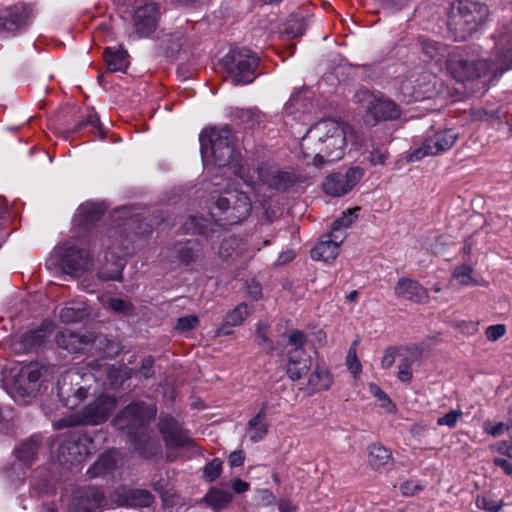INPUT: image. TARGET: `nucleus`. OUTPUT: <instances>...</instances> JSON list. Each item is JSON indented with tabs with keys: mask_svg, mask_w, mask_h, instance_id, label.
I'll list each match as a JSON object with an SVG mask.
<instances>
[{
	"mask_svg": "<svg viewBox=\"0 0 512 512\" xmlns=\"http://www.w3.org/2000/svg\"><path fill=\"white\" fill-rule=\"evenodd\" d=\"M494 46L491 51L492 63L481 58L476 50L459 51L449 54L446 69L453 79L467 82L489 74L495 66V74L502 75L512 69V19L504 21L492 35Z\"/></svg>",
	"mask_w": 512,
	"mask_h": 512,
	"instance_id": "obj_1",
	"label": "nucleus"
},
{
	"mask_svg": "<svg viewBox=\"0 0 512 512\" xmlns=\"http://www.w3.org/2000/svg\"><path fill=\"white\" fill-rule=\"evenodd\" d=\"M346 133L336 120L325 119L314 124L304 135L300 148L305 159L315 167L332 164L344 156Z\"/></svg>",
	"mask_w": 512,
	"mask_h": 512,
	"instance_id": "obj_2",
	"label": "nucleus"
},
{
	"mask_svg": "<svg viewBox=\"0 0 512 512\" xmlns=\"http://www.w3.org/2000/svg\"><path fill=\"white\" fill-rule=\"evenodd\" d=\"M164 220L159 211L146 215L144 209L134 206L117 208L113 215V225L108 231V247L125 255L129 251V236L149 237L155 226Z\"/></svg>",
	"mask_w": 512,
	"mask_h": 512,
	"instance_id": "obj_3",
	"label": "nucleus"
},
{
	"mask_svg": "<svg viewBox=\"0 0 512 512\" xmlns=\"http://www.w3.org/2000/svg\"><path fill=\"white\" fill-rule=\"evenodd\" d=\"M210 201V216L220 226L240 223L250 215L252 209L248 193L237 188L213 190Z\"/></svg>",
	"mask_w": 512,
	"mask_h": 512,
	"instance_id": "obj_4",
	"label": "nucleus"
},
{
	"mask_svg": "<svg viewBox=\"0 0 512 512\" xmlns=\"http://www.w3.org/2000/svg\"><path fill=\"white\" fill-rule=\"evenodd\" d=\"M489 15L486 4L474 0L454 2L448 15L447 28L455 41H465L477 31Z\"/></svg>",
	"mask_w": 512,
	"mask_h": 512,
	"instance_id": "obj_5",
	"label": "nucleus"
},
{
	"mask_svg": "<svg viewBox=\"0 0 512 512\" xmlns=\"http://www.w3.org/2000/svg\"><path fill=\"white\" fill-rule=\"evenodd\" d=\"M199 141L202 157L210 158L216 166L226 167L239 160L240 153L235 149L233 133L228 126L204 129Z\"/></svg>",
	"mask_w": 512,
	"mask_h": 512,
	"instance_id": "obj_6",
	"label": "nucleus"
},
{
	"mask_svg": "<svg viewBox=\"0 0 512 512\" xmlns=\"http://www.w3.org/2000/svg\"><path fill=\"white\" fill-rule=\"evenodd\" d=\"M157 408L155 405L147 404L144 401L137 400L128 404L113 419V424L117 430L130 438L147 431L149 423L156 417Z\"/></svg>",
	"mask_w": 512,
	"mask_h": 512,
	"instance_id": "obj_7",
	"label": "nucleus"
},
{
	"mask_svg": "<svg viewBox=\"0 0 512 512\" xmlns=\"http://www.w3.org/2000/svg\"><path fill=\"white\" fill-rule=\"evenodd\" d=\"M258 55L246 48L233 49L222 58V64L234 85H247L256 77Z\"/></svg>",
	"mask_w": 512,
	"mask_h": 512,
	"instance_id": "obj_8",
	"label": "nucleus"
},
{
	"mask_svg": "<svg viewBox=\"0 0 512 512\" xmlns=\"http://www.w3.org/2000/svg\"><path fill=\"white\" fill-rule=\"evenodd\" d=\"M117 405L114 396L102 393L85 405L80 411L63 420V426H96L108 420Z\"/></svg>",
	"mask_w": 512,
	"mask_h": 512,
	"instance_id": "obj_9",
	"label": "nucleus"
},
{
	"mask_svg": "<svg viewBox=\"0 0 512 512\" xmlns=\"http://www.w3.org/2000/svg\"><path fill=\"white\" fill-rule=\"evenodd\" d=\"M95 439L81 428L68 431L58 449L59 460L74 465L81 463L87 456L96 452Z\"/></svg>",
	"mask_w": 512,
	"mask_h": 512,
	"instance_id": "obj_10",
	"label": "nucleus"
},
{
	"mask_svg": "<svg viewBox=\"0 0 512 512\" xmlns=\"http://www.w3.org/2000/svg\"><path fill=\"white\" fill-rule=\"evenodd\" d=\"M287 341L292 349L287 352L286 373L292 381H297L307 375L312 364L311 357L305 349L307 335L299 329H293Z\"/></svg>",
	"mask_w": 512,
	"mask_h": 512,
	"instance_id": "obj_11",
	"label": "nucleus"
},
{
	"mask_svg": "<svg viewBox=\"0 0 512 512\" xmlns=\"http://www.w3.org/2000/svg\"><path fill=\"white\" fill-rule=\"evenodd\" d=\"M459 138V133L452 128L434 131L428 134L422 144L411 151L408 161H419L426 156H435L450 150Z\"/></svg>",
	"mask_w": 512,
	"mask_h": 512,
	"instance_id": "obj_12",
	"label": "nucleus"
},
{
	"mask_svg": "<svg viewBox=\"0 0 512 512\" xmlns=\"http://www.w3.org/2000/svg\"><path fill=\"white\" fill-rule=\"evenodd\" d=\"M257 179L269 189L278 192H285L304 181L303 176L292 168L281 169L267 163L258 166Z\"/></svg>",
	"mask_w": 512,
	"mask_h": 512,
	"instance_id": "obj_13",
	"label": "nucleus"
},
{
	"mask_svg": "<svg viewBox=\"0 0 512 512\" xmlns=\"http://www.w3.org/2000/svg\"><path fill=\"white\" fill-rule=\"evenodd\" d=\"M157 428L167 449L188 448L198 451L197 445L189 436L188 430L171 415H161Z\"/></svg>",
	"mask_w": 512,
	"mask_h": 512,
	"instance_id": "obj_14",
	"label": "nucleus"
},
{
	"mask_svg": "<svg viewBox=\"0 0 512 512\" xmlns=\"http://www.w3.org/2000/svg\"><path fill=\"white\" fill-rule=\"evenodd\" d=\"M82 376L78 371H66L57 380V396L68 409L79 406L88 396L87 389L81 385Z\"/></svg>",
	"mask_w": 512,
	"mask_h": 512,
	"instance_id": "obj_15",
	"label": "nucleus"
},
{
	"mask_svg": "<svg viewBox=\"0 0 512 512\" xmlns=\"http://www.w3.org/2000/svg\"><path fill=\"white\" fill-rule=\"evenodd\" d=\"M54 366H46L38 363H30L21 368L15 387L22 396H35L42 384L49 381Z\"/></svg>",
	"mask_w": 512,
	"mask_h": 512,
	"instance_id": "obj_16",
	"label": "nucleus"
},
{
	"mask_svg": "<svg viewBox=\"0 0 512 512\" xmlns=\"http://www.w3.org/2000/svg\"><path fill=\"white\" fill-rule=\"evenodd\" d=\"M161 19L160 5L155 2L137 6L132 13L133 35L136 39H145L157 30Z\"/></svg>",
	"mask_w": 512,
	"mask_h": 512,
	"instance_id": "obj_17",
	"label": "nucleus"
},
{
	"mask_svg": "<svg viewBox=\"0 0 512 512\" xmlns=\"http://www.w3.org/2000/svg\"><path fill=\"white\" fill-rule=\"evenodd\" d=\"M166 257L178 266L193 269L203 260V246L196 238L178 241L167 248Z\"/></svg>",
	"mask_w": 512,
	"mask_h": 512,
	"instance_id": "obj_18",
	"label": "nucleus"
},
{
	"mask_svg": "<svg viewBox=\"0 0 512 512\" xmlns=\"http://www.w3.org/2000/svg\"><path fill=\"white\" fill-rule=\"evenodd\" d=\"M54 326L51 321L44 320L37 328L30 329L11 341V349L15 353H29L44 347L53 333Z\"/></svg>",
	"mask_w": 512,
	"mask_h": 512,
	"instance_id": "obj_19",
	"label": "nucleus"
},
{
	"mask_svg": "<svg viewBox=\"0 0 512 512\" xmlns=\"http://www.w3.org/2000/svg\"><path fill=\"white\" fill-rule=\"evenodd\" d=\"M364 174V169L358 166L350 167L344 174L332 173L323 181V191L330 196L341 197L350 192L360 182Z\"/></svg>",
	"mask_w": 512,
	"mask_h": 512,
	"instance_id": "obj_20",
	"label": "nucleus"
},
{
	"mask_svg": "<svg viewBox=\"0 0 512 512\" xmlns=\"http://www.w3.org/2000/svg\"><path fill=\"white\" fill-rule=\"evenodd\" d=\"M92 264V256L86 248L66 243L61 256V267L66 274L80 277Z\"/></svg>",
	"mask_w": 512,
	"mask_h": 512,
	"instance_id": "obj_21",
	"label": "nucleus"
},
{
	"mask_svg": "<svg viewBox=\"0 0 512 512\" xmlns=\"http://www.w3.org/2000/svg\"><path fill=\"white\" fill-rule=\"evenodd\" d=\"M401 116L400 107L391 99L386 97H372L368 102L364 121L371 126L379 122L393 121Z\"/></svg>",
	"mask_w": 512,
	"mask_h": 512,
	"instance_id": "obj_22",
	"label": "nucleus"
},
{
	"mask_svg": "<svg viewBox=\"0 0 512 512\" xmlns=\"http://www.w3.org/2000/svg\"><path fill=\"white\" fill-rule=\"evenodd\" d=\"M32 10L24 4H16L0 11V31L16 34L28 28Z\"/></svg>",
	"mask_w": 512,
	"mask_h": 512,
	"instance_id": "obj_23",
	"label": "nucleus"
},
{
	"mask_svg": "<svg viewBox=\"0 0 512 512\" xmlns=\"http://www.w3.org/2000/svg\"><path fill=\"white\" fill-rule=\"evenodd\" d=\"M103 500L104 496L98 488L79 487L73 491L66 512H94Z\"/></svg>",
	"mask_w": 512,
	"mask_h": 512,
	"instance_id": "obj_24",
	"label": "nucleus"
},
{
	"mask_svg": "<svg viewBox=\"0 0 512 512\" xmlns=\"http://www.w3.org/2000/svg\"><path fill=\"white\" fill-rule=\"evenodd\" d=\"M429 73H422L404 79L400 84V92L405 101H419L430 96L434 85Z\"/></svg>",
	"mask_w": 512,
	"mask_h": 512,
	"instance_id": "obj_25",
	"label": "nucleus"
},
{
	"mask_svg": "<svg viewBox=\"0 0 512 512\" xmlns=\"http://www.w3.org/2000/svg\"><path fill=\"white\" fill-rule=\"evenodd\" d=\"M130 441L134 450L142 458L153 459L162 454L161 442L151 427L147 431H143V433L130 438Z\"/></svg>",
	"mask_w": 512,
	"mask_h": 512,
	"instance_id": "obj_26",
	"label": "nucleus"
},
{
	"mask_svg": "<svg viewBox=\"0 0 512 512\" xmlns=\"http://www.w3.org/2000/svg\"><path fill=\"white\" fill-rule=\"evenodd\" d=\"M394 294L397 298H402L417 304H424L428 302V291L418 281L401 277L398 279L395 287Z\"/></svg>",
	"mask_w": 512,
	"mask_h": 512,
	"instance_id": "obj_27",
	"label": "nucleus"
},
{
	"mask_svg": "<svg viewBox=\"0 0 512 512\" xmlns=\"http://www.w3.org/2000/svg\"><path fill=\"white\" fill-rule=\"evenodd\" d=\"M90 340L91 334L80 335L68 329L58 332L55 336L57 346L69 353H82L90 345Z\"/></svg>",
	"mask_w": 512,
	"mask_h": 512,
	"instance_id": "obj_28",
	"label": "nucleus"
},
{
	"mask_svg": "<svg viewBox=\"0 0 512 512\" xmlns=\"http://www.w3.org/2000/svg\"><path fill=\"white\" fill-rule=\"evenodd\" d=\"M105 211L106 207L103 203L85 202L77 209L76 221L81 227L88 228L99 221Z\"/></svg>",
	"mask_w": 512,
	"mask_h": 512,
	"instance_id": "obj_29",
	"label": "nucleus"
},
{
	"mask_svg": "<svg viewBox=\"0 0 512 512\" xmlns=\"http://www.w3.org/2000/svg\"><path fill=\"white\" fill-rule=\"evenodd\" d=\"M267 403H262L258 413L247 424L249 439L257 443L264 439L268 433L269 424L266 419Z\"/></svg>",
	"mask_w": 512,
	"mask_h": 512,
	"instance_id": "obj_30",
	"label": "nucleus"
},
{
	"mask_svg": "<svg viewBox=\"0 0 512 512\" xmlns=\"http://www.w3.org/2000/svg\"><path fill=\"white\" fill-rule=\"evenodd\" d=\"M42 446L41 437L33 435L23 441L14 450L16 458L23 462L26 466H31L37 458L38 451Z\"/></svg>",
	"mask_w": 512,
	"mask_h": 512,
	"instance_id": "obj_31",
	"label": "nucleus"
},
{
	"mask_svg": "<svg viewBox=\"0 0 512 512\" xmlns=\"http://www.w3.org/2000/svg\"><path fill=\"white\" fill-rule=\"evenodd\" d=\"M89 315L90 311L82 301L67 302L59 310V319L66 324L81 322L89 317Z\"/></svg>",
	"mask_w": 512,
	"mask_h": 512,
	"instance_id": "obj_32",
	"label": "nucleus"
},
{
	"mask_svg": "<svg viewBox=\"0 0 512 512\" xmlns=\"http://www.w3.org/2000/svg\"><path fill=\"white\" fill-rule=\"evenodd\" d=\"M103 58L109 72H125L129 66L128 53L122 47H107Z\"/></svg>",
	"mask_w": 512,
	"mask_h": 512,
	"instance_id": "obj_33",
	"label": "nucleus"
},
{
	"mask_svg": "<svg viewBox=\"0 0 512 512\" xmlns=\"http://www.w3.org/2000/svg\"><path fill=\"white\" fill-rule=\"evenodd\" d=\"M418 43L422 54L430 61L440 62L450 54L448 46L436 40L420 36Z\"/></svg>",
	"mask_w": 512,
	"mask_h": 512,
	"instance_id": "obj_34",
	"label": "nucleus"
},
{
	"mask_svg": "<svg viewBox=\"0 0 512 512\" xmlns=\"http://www.w3.org/2000/svg\"><path fill=\"white\" fill-rule=\"evenodd\" d=\"M118 463V456L115 451L109 450L103 453L93 465H91L87 474L91 478L99 477L101 475L112 472L116 469Z\"/></svg>",
	"mask_w": 512,
	"mask_h": 512,
	"instance_id": "obj_35",
	"label": "nucleus"
},
{
	"mask_svg": "<svg viewBox=\"0 0 512 512\" xmlns=\"http://www.w3.org/2000/svg\"><path fill=\"white\" fill-rule=\"evenodd\" d=\"M393 460L391 451L380 443H374L368 448V464L378 471L383 469Z\"/></svg>",
	"mask_w": 512,
	"mask_h": 512,
	"instance_id": "obj_36",
	"label": "nucleus"
},
{
	"mask_svg": "<svg viewBox=\"0 0 512 512\" xmlns=\"http://www.w3.org/2000/svg\"><path fill=\"white\" fill-rule=\"evenodd\" d=\"M233 495L227 490L211 487L205 494L203 501L215 511L222 510L232 501Z\"/></svg>",
	"mask_w": 512,
	"mask_h": 512,
	"instance_id": "obj_37",
	"label": "nucleus"
},
{
	"mask_svg": "<svg viewBox=\"0 0 512 512\" xmlns=\"http://www.w3.org/2000/svg\"><path fill=\"white\" fill-rule=\"evenodd\" d=\"M90 346L102 351L103 355L110 359L118 356L122 350V346L119 342L109 339L102 334L91 335Z\"/></svg>",
	"mask_w": 512,
	"mask_h": 512,
	"instance_id": "obj_38",
	"label": "nucleus"
},
{
	"mask_svg": "<svg viewBox=\"0 0 512 512\" xmlns=\"http://www.w3.org/2000/svg\"><path fill=\"white\" fill-rule=\"evenodd\" d=\"M183 33H165L159 38V45L167 57H175L183 46Z\"/></svg>",
	"mask_w": 512,
	"mask_h": 512,
	"instance_id": "obj_39",
	"label": "nucleus"
},
{
	"mask_svg": "<svg viewBox=\"0 0 512 512\" xmlns=\"http://www.w3.org/2000/svg\"><path fill=\"white\" fill-rule=\"evenodd\" d=\"M339 247L337 244L333 243V241L328 240L327 238H323L311 251V257L314 260H322L324 262H329L334 260L338 253Z\"/></svg>",
	"mask_w": 512,
	"mask_h": 512,
	"instance_id": "obj_40",
	"label": "nucleus"
},
{
	"mask_svg": "<svg viewBox=\"0 0 512 512\" xmlns=\"http://www.w3.org/2000/svg\"><path fill=\"white\" fill-rule=\"evenodd\" d=\"M125 505L134 507H148L153 501V495L145 489H128L123 494Z\"/></svg>",
	"mask_w": 512,
	"mask_h": 512,
	"instance_id": "obj_41",
	"label": "nucleus"
},
{
	"mask_svg": "<svg viewBox=\"0 0 512 512\" xmlns=\"http://www.w3.org/2000/svg\"><path fill=\"white\" fill-rule=\"evenodd\" d=\"M236 117L245 128L254 129L264 122V114L256 108L242 109L236 113Z\"/></svg>",
	"mask_w": 512,
	"mask_h": 512,
	"instance_id": "obj_42",
	"label": "nucleus"
},
{
	"mask_svg": "<svg viewBox=\"0 0 512 512\" xmlns=\"http://www.w3.org/2000/svg\"><path fill=\"white\" fill-rule=\"evenodd\" d=\"M370 150H368L367 160L371 166H383L386 164L389 158V152L387 147L383 143L375 142L373 138L369 144Z\"/></svg>",
	"mask_w": 512,
	"mask_h": 512,
	"instance_id": "obj_43",
	"label": "nucleus"
},
{
	"mask_svg": "<svg viewBox=\"0 0 512 512\" xmlns=\"http://www.w3.org/2000/svg\"><path fill=\"white\" fill-rule=\"evenodd\" d=\"M308 382L317 390H328L332 385V378L325 367L317 365L309 376Z\"/></svg>",
	"mask_w": 512,
	"mask_h": 512,
	"instance_id": "obj_44",
	"label": "nucleus"
},
{
	"mask_svg": "<svg viewBox=\"0 0 512 512\" xmlns=\"http://www.w3.org/2000/svg\"><path fill=\"white\" fill-rule=\"evenodd\" d=\"M307 24L300 14H291L284 27V33L294 38L302 36L306 30Z\"/></svg>",
	"mask_w": 512,
	"mask_h": 512,
	"instance_id": "obj_45",
	"label": "nucleus"
},
{
	"mask_svg": "<svg viewBox=\"0 0 512 512\" xmlns=\"http://www.w3.org/2000/svg\"><path fill=\"white\" fill-rule=\"evenodd\" d=\"M86 126H91L96 130L98 137L103 140L106 137L104 128L99 120V116L95 112H90L85 120L79 121V123L73 127L70 131L73 134H76L82 130V128Z\"/></svg>",
	"mask_w": 512,
	"mask_h": 512,
	"instance_id": "obj_46",
	"label": "nucleus"
},
{
	"mask_svg": "<svg viewBox=\"0 0 512 512\" xmlns=\"http://www.w3.org/2000/svg\"><path fill=\"white\" fill-rule=\"evenodd\" d=\"M473 271V268L469 265H460L453 269L452 277L458 280V282L463 286L476 285L477 281L472 276Z\"/></svg>",
	"mask_w": 512,
	"mask_h": 512,
	"instance_id": "obj_47",
	"label": "nucleus"
},
{
	"mask_svg": "<svg viewBox=\"0 0 512 512\" xmlns=\"http://www.w3.org/2000/svg\"><path fill=\"white\" fill-rule=\"evenodd\" d=\"M475 504L479 509L487 512H499L504 506L502 500H495L492 496L487 494L478 495Z\"/></svg>",
	"mask_w": 512,
	"mask_h": 512,
	"instance_id": "obj_48",
	"label": "nucleus"
},
{
	"mask_svg": "<svg viewBox=\"0 0 512 512\" xmlns=\"http://www.w3.org/2000/svg\"><path fill=\"white\" fill-rule=\"evenodd\" d=\"M248 315L249 312L247 304L240 303L226 315L225 321L230 326H239Z\"/></svg>",
	"mask_w": 512,
	"mask_h": 512,
	"instance_id": "obj_49",
	"label": "nucleus"
},
{
	"mask_svg": "<svg viewBox=\"0 0 512 512\" xmlns=\"http://www.w3.org/2000/svg\"><path fill=\"white\" fill-rule=\"evenodd\" d=\"M222 472V461L219 458H214L208 462L203 468V477L209 481H215Z\"/></svg>",
	"mask_w": 512,
	"mask_h": 512,
	"instance_id": "obj_50",
	"label": "nucleus"
},
{
	"mask_svg": "<svg viewBox=\"0 0 512 512\" xmlns=\"http://www.w3.org/2000/svg\"><path fill=\"white\" fill-rule=\"evenodd\" d=\"M123 264H115V268L112 271H108L105 267L99 269L97 277L102 281H118L123 280L122 275Z\"/></svg>",
	"mask_w": 512,
	"mask_h": 512,
	"instance_id": "obj_51",
	"label": "nucleus"
},
{
	"mask_svg": "<svg viewBox=\"0 0 512 512\" xmlns=\"http://www.w3.org/2000/svg\"><path fill=\"white\" fill-rule=\"evenodd\" d=\"M397 378L403 383H410L412 380V360L404 358L398 364Z\"/></svg>",
	"mask_w": 512,
	"mask_h": 512,
	"instance_id": "obj_52",
	"label": "nucleus"
},
{
	"mask_svg": "<svg viewBox=\"0 0 512 512\" xmlns=\"http://www.w3.org/2000/svg\"><path fill=\"white\" fill-rule=\"evenodd\" d=\"M183 229L192 234H201L205 230L203 220L196 216H189L183 224Z\"/></svg>",
	"mask_w": 512,
	"mask_h": 512,
	"instance_id": "obj_53",
	"label": "nucleus"
},
{
	"mask_svg": "<svg viewBox=\"0 0 512 512\" xmlns=\"http://www.w3.org/2000/svg\"><path fill=\"white\" fill-rule=\"evenodd\" d=\"M199 323L198 317L195 315H187L177 320L175 329L179 332H188L194 329Z\"/></svg>",
	"mask_w": 512,
	"mask_h": 512,
	"instance_id": "obj_54",
	"label": "nucleus"
},
{
	"mask_svg": "<svg viewBox=\"0 0 512 512\" xmlns=\"http://www.w3.org/2000/svg\"><path fill=\"white\" fill-rule=\"evenodd\" d=\"M463 415L461 410H450L448 413L437 419L439 426H448L453 428L456 426L457 421Z\"/></svg>",
	"mask_w": 512,
	"mask_h": 512,
	"instance_id": "obj_55",
	"label": "nucleus"
},
{
	"mask_svg": "<svg viewBox=\"0 0 512 512\" xmlns=\"http://www.w3.org/2000/svg\"><path fill=\"white\" fill-rule=\"evenodd\" d=\"M357 210H359V208H356L354 211L348 210L347 212H344L343 215L334 220L332 224L342 230H345L356 220L357 215L355 214V211Z\"/></svg>",
	"mask_w": 512,
	"mask_h": 512,
	"instance_id": "obj_56",
	"label": "nucleus"
},
{
	"mask_svg": "<svg viewBox=\"0 0 512 512\" xmlns=\"http://www.w3.org/2000/svg\"><path fill=\"white\" fill-rule=\"evenodd\" d=\"M506 333V327L503 324L490 325L486 328L485 334L489 341H496Z\"/></svg>",
	"mask_w": 512,
	"mask_h": 512,
	"instance_id": "obj_57",
	"label": "nucleus"
},
{
	"mask_svg": "<svg viewBox=\"0 0 512 512\" xmlns=\"http://www.w3.org/2000/svg\"><path fill=\"white\" fill-rule=\"evenodd\" d=\"M423 490V486L413 480H407L400 485L403 496L409 497Z\"/></svg>",
	"mask_w": 512,
	"mask_h": 512,
	"instance_id": "obj_58",
	"label": "nucleus"
},
{
	"mask_svg": "<svg viewBox=\"0 0 512 512\" xmlns=\"http://www.w3.org/2000/svg\"><path fill=\"white\" fill-rule=\"evenodd\" d=\"M245 286H246L248 295L252 299L258 300L262 297V286L255 279L246 280Z\"/></svg>",
	"mask_w": 512,
	"mask_h": 512,
	"instance_id": "obj_59",
	"label": "nucleus"
},
{
	"mask_svg": "<svg viewBox=\"0 0 512 512\" xmlns=\"http://www.w3.org/2000/svg\"><path fill=\"white\" fill-rule=\"evenodd\" d=\"M267 325L263 322H259L257 324L256 329V335L261 340L259 344H266L267 345V351L272 352L274 350L273 342L270 340V338L266 334Z\"/></svg>",
	"mask_w": 512,
	"mask_h": 512,
	"instance_id": "obj_60",
	"label": "nucleus"
},
{
	"mask_svg": "<svg viewBox=\"0 0 512 512\" xmlns=\"http://www.w3.org/2000/svg\"><path fill=\"white\" fill-rule=\"evenodd\" d=\"M154 358L152 356H147L143 358L141 367L139 369V373L145 378L149 379L154 376Z\"/></svg>",
	"mask_w": 512,
	"mask_h": 512,
	"instance_id": "obj_61",
	"label": "nucleus"
},
{
	"mask_svg": "<svg viewBox=\"0 0 512 512\" xmlns=\"http://www.w3.org/2000/svg\"><path fill=\"white\" fill-rule=\"evenodd\" d=\"M346 363H347L348 369L354 375L358 374L361 371V364L357 359L355 349L350 348V350L348 351V354L346 357Z\"/></svg>",
	"mask_w": 512,
	"mask_h": 512,
	"instance_id": "obj_62",
	"label": "nucleus"
},
{
	"mask_svg": "<svg viewBox=\"0 0 512 512\" xmlns=\"http://www.w3.org/2000/svg\"><path fill=\"white\" fill-rule=\"evenodd\" d=\"M323 238H327L328 240L333 241V243L340 246L345 238V231L332 224L330 233L324 235Z\"/></svg>",
	"mask_w": 512,
	"mask_h": 512,
	"instance_id": "obj_63",
	"label": "nucleus"
},
{
	"mask_svg": "<svg viewBox=\"0 0 512 512\" xmlns=\"http://www.w3.org/2000/svg\"><path fill=\"white\" fill-rule=\"evenodd\" d=\"M108 305L116 313H125L130 310V304L120 298H111Z\"/></svg>",
	"mask_w": 512,
	"mask_h": 512,
	"instance_id": "obj_64",
	"label": "nucleus"
}]
</instances>
